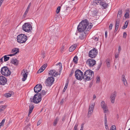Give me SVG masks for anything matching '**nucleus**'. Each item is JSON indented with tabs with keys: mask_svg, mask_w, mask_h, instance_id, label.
I'll use <instances>...</instances> for the list:
<instances>
[{
	"mask_svg": "<svg viewBox=\"0 0 130 130\" xmlns=\"http://www.w3.org/2000/svg\"><path fill=\"white\" fill-rule=\"evenodd\" d=\"M41 123V120H39L38 122L37 125V126L39 125Z\"/></svg>",
	"mask_w": 130,
	"mask_h": 130,
	"instance_id": "54",
	"label": "nucleus"
},
{
	"mask_svg": "<svg viewBox=\"0 0 130 130\" xmlns=\"http://www.w3.org/2000/svg\"><path fill=\"white\" fill-rule=\"evenodd\" d=\"M54 81V78L52 77H48L46 80L45 84L46 86H50L52 85Z\"/></svg>",
	"mask_w": 130,
	"mask_h": 130,
	"instance_id": "7",
	"label": "nucleus"
},
{
	"mask_svg": "<svg viewBox=\"0 0 130 130\" xmlns=\"http://www.w3.org/2000/svg\"><path fill=\"white\" fill-rule=\"evenodd\" d=\"M46 92L44 90H42L41 92L40 93H38L39 96H40L41 98L43 97L46 94Z\"/></svg>",
	"mask_w": 130,
	"mask_h": 130,
	"instance_id": "23",
	"label": "nucleus"
},
{
	"mask_svg": "<svg viewBox=\"0 0 130 130\" xmlns=\"http://www.w3.org/2000/svg\"><path fill=\"white\" fill-rule=\"evenodd\" d=\"M5 96L6 97L8 98L10 97L12 94L10 93H7L5 94Z\"/></svg>",
	"mask_w": 130,
	"mask_h": 130,
	"instance_id": "37",
	"label": "nucleus"
},
{
	"mask_svg": "<svg viewBox=\"0 0 130 130\" xmlns=\"http://www.w3.org/2000/svg\"><path fill=\"white\" fill-rule=\"evenodd\" d=\"M103 2V0H95L93 1V3L94 4H95L97 5H101Z\"/></svg>",
	"mask_w": 130,
	"mask_h": 130,
	"instance_id": "22",
	"label": "nucleus"
},
{
	"mask_svg": "<svg viewBox=\"0 0 130 130\" xmlns=\"http://www.w3.org/2000/svg\"><path fill=\"white\" fill-rule=\"evenodd\" d=\"M122 9H120L118 12V14L117 15V17H119L120 18L122 16Z\"/></svg>",
	"mask_w": 130,
	"mask_h": 130,
	"instance_id": "28",
	"label": "nucleus"
},
{
	"mask_svg": "<svg viewBox=\"0 0 130 130\" xmlns=\"http://www.w3.org/2000/svg\"><path fill=\"white\" fill-rule=\"evenodd\" d=\"M129 11L128 9V10H127L126 12L125 13L124 16L126 18H129Z\"/></svg>",
	"mask_w": 130,
	"mask_h": 130,
	"instance_id": "32",
	"label": "nucleus"
},
{
	"mask_svg": "<svg viewBox=\"0 0 130 130\" xmlns=\"http://www.w3.org/2000/svg\"><path fill=\"white\" fill-rule=\"evenodd\" d=\"M86 35L85 31L82 32V34L80 35L79 37V39L81 40H83L85 37Z\"/></svg>",
	"mask_w": 130,
	"mask_h": 130,
	"instance_id": "18",
	"label": "nucleus"
},
{
	"mask_svg": "<svg viewBox=\"0 0 130 130\" xmlns=\"http://www.w3.org/2000/svg\"><path fill=\"white\" fill-rule=\"evenodd\" d=\"M97 80H96V83H99L100 82V78L99 76H97L96 78Z\"/></svg>",
	"mask_w": 130,
	"mask_h": 130,
	"instance_id": "44",
	"label": "nucleus"
},
{
	"mask_svg": "<svg viewBox=\"0 0 130 130\" xmlns=\"http://www.w3.org/2000/svg\"><path fill=\"white\" fill-rule=\"evenodd\" d=\"M1 74L4 76H9L11 74L10 70L7 67H4L2 68L1 71Z\"/></svg>",
	"mask_w": 130,
	"mask_h": 130,
	"instance_id": "3",
	"label": "nucleus"
},
{
	"mask_svg": "<svg viewBox=\"0 0 130 130\" xmlns=\"http://www.w3.org/2000/svg\"><path fill=\"white\" fill-rule=\"evenodd\" d=\"M78 124L77 123H76L74 126V130H78L77 127L78 126Z\"/></svg>",
	"mask_w": 130,
	"mask_h": 130,
	"instance_id": "42",
	"label": "nucleus"
},
{
	"mask_svg": "<svg viewBox=\"0 0 130 130\" xmlns=\"http://www.w3.org/2000/svg\"><path fill=\"white\" fill-rule=\"evenodd\" d=\"M73 73H74V71H72L71 73H70V74L69 75V76L70 77L71 76H72L73 74Z\"/></svg>",
	"mask_w": 130,
	"mask_h": 130,
	"instance_id": "61",
	"label": "nucleus"
},
{
	"mask_svg": "<svg viewBox=\"0 0 130 130\" xmlns=\"http://www.w3.org/2000/svg\"><path fill=\"white\" fill-rule=\"evenodd\" d=\"M44 70V69L41 68L39 69L37 72V73H39L43 72V71Z\"/></svg>",
	"mask_w": 130,
	"mask_h": 130,
	"instance_id": "36",
	"label": "nucleus"
},
{
	"mask_svg": "<svg viewBox=\"0 0 130 130\" xmlns=\"http://www.w3.org/2000/svg\"><path fill=\"white\" fill-rule=\"evenodd\" d=\"M113 25L112 24H111L109 25V28L110 30L112 29V27Z\"/></svg>",
	"mask_w": 130,
	"mask_h": 130,
	"instance_id": "52",
	"label": "nucleus"
},
{
	"mask_svg": "<svg viewBox=\"0 0 130 130\" xmlns=\"http://www.w3.org/2000/svg\"><path fill=\"white\" fill-rule=\"evenodd\" d=\"M119 23H116V26H115V27H116V28H118L119 26Z\"/></svg>",
	"mask_w": 130,
	"mask_h": 130,
	"instance_id": "51",
	"label": "nucleus"
},
{
	"mask_svg": "<svg viewBox=\"0 0 130 130\" xmlns=\"http://www.w3.org/2000/svg\"><path fill=\"white\" fill-rule=\"evenodd\" d=\"M64 99H62V100H61V101L60 102V104H62L64 102Z\"/></svg>",
	"mask_w": 130,
	"mask_h": 130,
	"instance_id": "60",
	"label": "nucleus"
},
{
	"mask_svg": "<svg viewBox=\"0 0 130 130\" xmlns=\"http://www.w3.org/2000/svg\"><path fill=\"white\" fill-rule=\"evenodd\" d=\"M102 64V63H100L99 65H98V66L97 67V68L96 69V70H98L100 69L101 65Z\"/></svg>",
	"mask_w": 130,
	"mask_h": 130,
	"instance_id": "46",
	"label": "nucleus"
},
{
	"mask_svg": "<svg viewBox=\"0 0 130 130\" xmlns=\"http://www.w3.org/2000/svg\"><path fill=\"white\" fill-rule=\"evenodd\" d=\"M128 25V22H127V21H126L125 22L124 25L122 27V28L123 29H125L127 27Z\"/></svg>",
	"mask_w": 130,
	"mask_h": 130,
	"instance_id": "35",
	"label": "nucleus"
},
{
	"mask_svg": "<svg viewBox=\"0 0 130 130\" xmlns=\"http://www.w3.org/2000/svg\"><path fill=\"white\" fill-rule=\"evenodd\" d=\"M76 45H72L69 48V51L71 52L73 51L76 48Z\"/></svg>",
	"mask_w": 130,
	"mask_h": 130,
	"instance_id": "25",
	"label": "nucleus"
},
{
	"mask_svg": "<svg viewBox=\"0 0 130 130\" xmlns=\"http://www.w3.org/2000/svg\"><path fill=\"white\" fill-rule=\"evenodd\" d=\"M93 111H92V110H89V111L88 113V117H89L91 115V113H92V112Z\"/></svg>",
	"mask_w": 130,
	"mask_h": 130,
	"instance_id": "40",
	"label": "nucleus"
},
{
	"mask_svg": "<svg viewBox=\"0 0 130 130\" xmlns=\"http://www.w3.org/2000/svg\"><path fill=\"white\" fill-rule=\"evenodd\" d=\"M121 46H119V48H118L119 53L120 52V51H121Z\"/></svg>",
	"mask_w": 130,
	"mask_h": 130,
	"instance_id": "57",
	"label": "nucleus"
},
{
	"mask_svg": "<svg viewBox=\"0 0 130 130\" xmlns=\"http://www.w3.org/2000/svg\"><path fill=\"white\" fill-rule=\"evenodd\" d=\"M127 36V34L126 32H124L123 34V37L124 38H125Z\"/></svg>",
	"mask_w": 130,
	"mask_h": 130,
	"instance_id": "49",
	"label": "nucleus"
},
{
	"mask_svg": "<svg viewBox=\"0 0 130 130\" xmlns=\"http://www.w3.org/2000/svg\"><path fill=\"white\" fill-rule=\"evenodd\" d=\"M17 42L20 43H24L27 40V37L25 35L20 34L19 35L17 38Z\"/></svg>",
	"mask_w": 130,
	"mask_h": 130,
	"instance_id": "2",
	"label": "nucleus"
},
{
	"mask_svg": "<svg viewBox=\"0 0 130 130\" xmlns=\"http://www.w3.org/2000/svg\"><path fill=\"white\" fill-rule=\"evenodd\" d=\"M22 28L24 31L27 32H31L32 29V26L29 23H25L23 25Z\"/></svg>",
	"mask_w": 130,
	"mask_h": 130,
	"instance_id": "4",
	"label": "nucleus"
},
{
	"mask_svg": "<svg viewBox=\"0 0 130 130\" xmlns=\"http://www.w3.org/2000/svg\"><path fill=\"white\" fill-rule=\"evenodd\" d=\"M67 88L66 87V86H65L63 90V92H65V91H66V89H67Z\"/></svg>",
	"mask_w": 130,
	"mask_h": 130,
	"instance_id": "63",
	"label": "nucleus"
},
{
	"mask_svg": "<svg viewBox=\"0 0 130 130\" xmlns=\"http://www.w3.org/2000/svg\"><path fill=\"white\" fill-rule=\"evenodd\" d=\"M42 56L43 58H44L45 57V52H43L42 54Z\"/></svg>",
	"mask_w": 130,
	"mask_h": 130,
	"instance_id": "58",
	"label": "nucleus"
},
{
	"mask_svg": "<svg viewBox=\"0 0 130 130\" xmlns=\"http://www.w3.org/2000/svg\"><path fill=\"white\" fill-rule=\"evenodd\" d=\"M42 86L41 84L37 85L34 88V90L35 92L38 93L41 90Z\"/></svg>",
	"mask_w": 130,
	"mask_h": 130,
	"instance_id": "13",
	"label": "nucleus"
},
{
	"mask_svg": "<svg viewBox=\"0 0 130 130\" xmlns=\"http://www.w3.org/2000/svg\"><path fill=\"white\" fill-rule=\"evenodd\" d=\"M97 52V51L96 49L95 48H94L92 50L89 51V56L92 58H94L96 55Z\"/></svg>",
	"mask_w": 130,
	"mask_h": 130,
	"instance_id": "8",
	"label": "nucleus"
},
{
	"mask_svg": "<svg viewBox=\"0 0 130 130\" xmlns=\"http://www.w3.org/2000/svg\"><path fill=\"white\" fill-rule=\"evenodd\" d=\"M110 130H116V127L115 125H113L111 126Z\"/></svg>",
	"mask_w": 130,
	"mask_h": 130,
	"instance_id": "38",
	"label": "nucleus"
},
{
	"mask_svg": "<svg viewBox=\"0 0 130 130\" xmlns=\"http://www.w3.org/2000/svg\"><path fill=\"white\" fill-rule=\"evenodd\" d=\"M93 78L92 77H90L88 76H87L86 75H84L83 77V79L86 81L89 80H91Z\"/></svg>",
	"mask_w": 130,
	"mask_h": 130,
	"instance_id": "19",
	"label": "nucleus"
},
{
	"mask_svg": "<svg viewBox=\"0 0 130 130\" xmlns=\"http://www.w3.org/2000/svg\"><path fill=\"white\" fill-rule=\"evenodd\" d=\"M94 39L95 41H97L98 40L99 38L98 37H95Z\"/></svg>",
	"mask_w": 130,
	"mask_h": 130,
	"instance_id": "55",
	"label": "nucleus"
},
{
	"mask_svg": "<svg viewBox=\"0 0 130 130\" xmlns=\"http://www.w3.org/2000/svg\"><path fill=\"white\" fill-rule=\"evenodd\" d=\"M89 23L87 20L85 19L82 21L79 24L77 27L78 31L79 32H85L88 31L89 29L90 30L92 27V25H90L88 26Z\"/></svg>",
	"mask_w": 130,
	"mask_h": 130,
	"instance_id": "1",
	"label": "nucleus"
},
{
	"mask_svg": "<svg viewBox=\"0 0 130 130\" xmlns=\"http://www.w3.org/2000/svg\"><path fill=\"white\" fill-rule=\"evenodd\" d=\"M94 105V103H93L92 104H90L89 106V110H92V111H93Z\"/></svg>",
	"mask_w": 130,
	"mask_h": 130,
	"instance_id": "27",
	"label": "nucleus"
},
{
	"mask_svg": "<svg viewBox=\"0 0 130 130\" xmlns=\"http://www.w3.org/2000/svg\"><path fill=\"white\" fill-rule=\"evenodd\" d=\"M120 18L119 17H117V19L116 20V23H119L120 21Z\"/></svg>",
	"mask_w": 130,
	"mask_h": 130,
	"instance_id": "45",
	"label": "nucleus"
},
{
	"mask_svg": "<svg viewBox=\"0 0 130 130\" xmlns=\"http://www.w3.org/2000/svg\"><path fill=\"white\" fill-rule=\"evenodd\" d=\"M106 64L107 67H109L110 66V61L109 59H107L106 61Z\"/></svg>",
	"mask_w": 130,
	"mask_h": 130,
	"instance_id": "29",
	"label": "nucleus"
},
{
	"mask_svg": "<svg viewBox=\"0 0 130 130\" xmlns=\"http://www.w3.org/2000/svg\"><path fill=\"white\" fill-rule=\"evenodd\" d=\"M122 80L125 86H126L127 83V81L125 79V76L124 75H122Z\"/></svg>",
	"mask_w": 130,
	"mask_h": 130,
	"instance_id": "21",
	"label": "nucleus"
},
{
	"mask_svg": "<svg viewBox=\"0 0 130 130\" xmlns=\"http://www.w3.org/2000/svg\"><path fill=\"white\" fill-rule=\"evenodd\" d=\"M102 4H101V5L102 6L105 8H106L108 4L106 3L103 2Z\"/></svg>",
	"mask_w": 130,
	"mask_h": 130,
	"instance_id": "34",
	"label": "nucleus"
},
{
	"mask_svg": "<svg viewBox=\"0 0 130 130\" xmlns=\"http://www.w3.org/2000/svg\"><path fill=\"white\" fill-rule=\"evenodd\" d=\"M7 55H5L4 56V61L6 62L8 61L10 57L9 56H7Z\"/></svg>",
	"mask_w": 130,
	"mask_h": 130,
	"instance_id": "30",
	"label": "nucleus"
},
{
	"mask_svg": "<svg viewBox=\"0 0 130 130\" xmlns=\"http://www.w3.org/2000/svg\"><path fill=\"white\" fill-rule=\"evenodd\" d=\"M5 121V119H3L2 122L0 123V125H1L2 126H3L4 125Z\"/></svg>",
	"mask_w": 130,
	"mask_h": 130,
	"instance_id": "41",
	"label": "nucleus"
},
{
	"mask_svg": "<svg viewBox=\"0 0 130 130\" xmlns=\"http://www.w3.org/2000/svg\"><path fill=\"white\" fill-rule=\"evenodd\" d=\"M39 96L38 93H36L33 98H30V100L31 102H33L36 104L40 102L42 99Z\"/></svg>",
	"mask_w": 130,
	"mask_h": 130,
	"instance_id": "5",
	"label": "nucleus"
},
{
	"mask_svg": "<svg viewBox=\"0 0 130 130\" xmlns=\"http://www.w3.org/2000/svg\"><path fill=\"white\" fill-rule=\"evenodd\" d=\"M3 57H2L0 59V61L1 63H2L3 62Z\"/></svg>",
	"mask_w": 130,
	"mask_h": 130,
	"instance_id": "56",
	"label": "nucleus"
},
{
	"mask_svg": "<svg viewBox=\"0 0 130 130\" xmlns=\"http://www.w3.org/2000/svg\"><path fill=\"white\" fill-rule=\"evenodd\" d=\"M107 31H105V36L106 38H107Z\"/></svg>",
	"mask_w": 130,
	"mask_h": 130,
	"instance_id": "64",
	"label": "nucleus"
},
{
	"mask_svg": "<svg viewBox=\"0 0 130 130\" xmlns=\"http://www.w3.org/2000/svg\"><path fill=\"white\" fill-rule=\"evenodd\" d=\"M61 8V7L60 6H58L56 10V12L57 13H58L60 11Z\"/></svg>",
	"mask_w": 130,
	"mask_h": 130,
	"instance_id": "39",
	"label": "nucleus"
},
{
	"mask_svg": "<svg viewBox=\"0 0 130 130\" xmlns=\"http://www.w3.org/2000/svg\"><path fill=\"white\" fill-rule=\"evenodd\" d=\"M48 74L52 76L56 77L58 75V73L54 70H51L48 73Z\"/></svg>",
	"mask_w": 130,
	"mask_h": 130,
	"instance_id": "14",
	"label": "nucleus"
},
{
	"mask_svg": "<svg viewBox=\"0 0 130 130\" xmlns=\"http://www.w3.org/2000/svg\"><path fill=\"white\" fill-rule=\"evenodd\" d=\"M86 63L89 66L92 67L95 64L96 61L93 59H89L87 60Z\"/></svg>",
	"mask_w": 130,
	"mask_h": 130,
	"instance_id": "9",
	"label": "nucleus"
},
{
	"mask_svg": "<svg viewBox=\"0 0 130 130\" xmlns=\"http://www.w3.org/2000/svg\"><path fill=\"white\" fill-rule=\"evenodd\" d=\"M104 122H107V116L106 114H105L104 116Z\"/></svg>",
	"mask_w": 130,
	"mask_h": 130,
	"instance_id": "50",
	"label": "nucleus"
},
{
	"mask_svg": "<svg viewBox=\"0 0 130 130\" xmlns=\"http://www.w3.org/2000/svg\"><path fill=\"white\" fill-rule=\"evenodd\" d=\"M28 12L25 11L24 13V15H23V16H24V17H25V16L27 14V13H28Z\"/></svg>",
	"mask_w": 130,
	"mask_h": 130,
	"instance_id": "62",
	"label": "nucleus"
},
{
	"mask_svg": "<svg viewBox=\"0 0 130 130\" xmlns=\"http://www.w3.org/2000/svg\"><path fill=\"white\" fill-rule=\"evenodd\" d=\"M75 76L77 79L81 80L83 78V72L80 70L77 69L75 71Z\"/></svg>",
	"mask_w": 130,
	"mask_h": 130,
	"instance_id": "6",
	"label": "nucleus"
},
{
	"mask_svg": "<svg viewBox=\"0 0 130 130\" xmlns=\"http://www.w3.org/2000/svg\"><path fill=\"white\" fill-rule=\"evenodd\" d=\"M119 54H115V57L116 58H117L119 57Z\"/></svg>",
	"mask_w": 130,
	"mask_h": 130,
	"instance_id": "59",
	"label": "nucleus"
},
{
	"mask_svg": "<svg viewBox=\"0 0 130 130\" xmlns=\"http://www.w3.org/2000/svg\"><path fill=\"white\" fill-rule=\"evenodd\" d=\"M64 50V46H62L61 48L60 49V52H62Z\"/></svg>",
	"mask_w": 130,
	"mask_h": 130,
	"instance_id": "48",
	"label": "nucleus"
},
{
	"mask_svg": "<svg viewBox=\"0 0 130 130\" xmlns=\"http://www.w3.org/2000/svg\"><path fill=\"white\" fill-rule=\"evenodd\" d=\"M104 123L105 128L106 129H107V128H108L107 122H104Z\"/></svg>",
	"mask_w": 130,
	"mask_h": 130,
	"instance_id": "43",
	"label": "nucleus"
},
{
	"mask_svg": "<svg viewBox=\"0 0 130 130\" xmlns=\"http://www.w3.org/2000/svg\"><path fill=\"white\" fill-rule=\"evenodd\" d=\"M59 121V119L58 117H57L56 119L54 120V122L53 125L54 126H56L57 123V122Z\"/></svg>",
	"mask_w": 130,
	"mask_h": 130,
	"instance_id": "33",
	"label": "nucleus"
},
{
	"mask_svg": "<svg viewBox=\"0 0 130 130\" xmlns=\"http://www.w3.org/2000/svg\"><path fill=\"white\" fill-rule=\"evenodd\" d=\"M10 63L15 66H17L19 64V61L16 59H12L11 60Z\"/></svg>",
	"mask_w": 130,
	"mask_h": 130,
	"instance_id": "17",
	"label": "nucleus"
},
{
	"mask_svg": "<svg viewBox=\"0 0 130 130\" xmlns=\"http://www.w3.org/2000/svg\"><path fill=\"white\" fill-rule=\"evenodd\" d=\"M16 54V53H13V54H9L7 56H14Z\"/></svg>",
	"mask_w": 130,
	"mask_h": 130,
	"instance_id": "53",
	"label": "nucleus"
},
{
	"mask_svg": "<svg viewBox=\"0 0 130 130\" xmlns=\"http://www.w3.org/2000/svg\"><path fill=\"white\" fill-rule=\"evenodd\" d=\"M29 111L28 113V116L29 115L32 113V112L33 110L34 107V105L32 104H30L29 106Z\"/></svg>",
	"mask_w": 130,
	"mask_h": 130,
	"instance_id": "16",
	"label": "nucleus"
},
{
	"mask_svg": "<svg viewBox=\"0 0 130 130\" xmlns=\"http://www.w3.org/2000/svg\"><path fill=\"white\" fill-rule=\"evenodd\" d=\"M94 72L90 70H86L84 73V75H86L90 77H92V78L94 76Z\"/></svg>",
	"mask_w": 130,
	"mask_h": 130,
	"instance_id": "11",
	"label": "nucleus"
},
{
	"mask_svg": "<svg viewBox=\"0 0 130 130\" xmlns=\"http://www.w3.org/2000/svg\"><path fill=\"white\" fill-rule=\"evenodd\" d=\"M117 93L115 92L111 94L110 96V100L112 103H113L114 102Z\"/></svg>",
	"mask_w": 130,
	"mask_h": 130,
	"instance_id": "15",
	"label": "nucleus"
},
{
	"mask_svg": "<svg viewBox=\"0 0 130 130\" xmlns=\"http://www.w3.org/2000/svg\"><path fill=\"white\" fill-rule=\"evenodd\" d=\"M47 66V64H44L41 67L45 69L46 68V67Z\"/></svg>",
	"mask_w": 130,
	"mask_h": 130,
	"instance_id": "47",
	"label": "nucleus"
},
{
	"mask_svg": "<svg viewBox=\"0 0 130 130\" xmlns=\"http://www.w3.org/2000/svg\"><path fill=\"white\" fill-rule=\"evenodd\" d=\"M19 52V50L18 48H14L11 51V53H16V54Z\"/></svg>",
	"mask_w": 130,
	"mask_h": 130,
	"instance_id": "20",
	"label": "nucleus"
},
{
	"mask_svg": "<svg viewBox=\"0 0 130 130\" xmlns=\"http://www.w3.org/2000/svg\"><path fill=\"white\" fill-rule=\"evenodd\" d=\"M73 62L75 63H77V61H78V57H77L75 56L73 60Z\"/></svg>",
	"mask_w": 130,
	"mask_h": 130,
	"instance_id": "31",
	"label": "nucleus"
},
{
	"mask_svg": "<svg viewBox=\"0 0 130 130\" xmlns=\"http://www.w3.org/2000/svg\"><path fill=\"white\" fill-rule=\"evenodd\" d=\"M7 107V106L6 105H2L0 106V112L4 110Z\"/></svg>",
	"mask_w": 130,
	"mask_h": 130,
	"instance_id": "26",
	"label": "nucleus"
},
{
	"mask_svg": "<svg viewBox=\"0 0 130 130\" xmlns=\"http://www.w3.org/2000/svg\"><path fill=\"white\" fill-rule=\"evenodd\" d=\"M7 82V80L5 77L2 75H0V85H4Z\"/></svg>",
	"mask_w": 130,
	"mask_h": 130,
	"instance_id": "12",
	"label": "nucleus"
},
{
	"mask_svg": "<svg viewBox=\"0 0 130 130\" xmlns=\"http://www.w3.org/2000/svg\"><path fill=\"white\" fill-rule=\"evenodd\" d=\"M23 71L25 73L22 75H23V77L22 78V80L23 81H24L27 78L28 74H27L26 73V72L24 71V70H23Z\"/></svg>",
	"mask_w": 130,
	"mask_h": 130,
	"instance_id": "24",
	"label": "nucleus"
},
{
	"mask_svg": "<svg viewBox=\"0 0 130 130\" xmlns=\"http://www.w3.org/2000/svg\"><path fill=\"white\" fill-rule=\"evenodd\" d=\"M101 106L103 109L104 112L106 113L108 111V107L106 104H105L104 101H102L101 103Z\"/></svg>",
	"mask_w": 130,
	"mask_h": 130,
	"instance_id": "10",
	"label": "nucleus"
}]
</instances>
